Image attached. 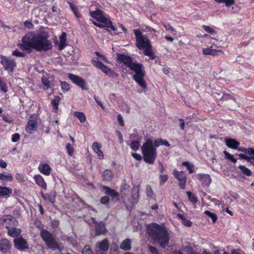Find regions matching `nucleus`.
Returning a JSON list of instances; mask_svg holds the SVG:
<instances>
[{
    "label": "nucleus",
    "instance_id": "obj_1",
    "mask_svg": "<svg viewBox=\"0 0 254 254\" xmlns=\"http://www.w3.org/2000/svg\"><path fill=\"white\" fill-rule=\"evenodd\" d=\"M19 45L21 49L29 50L34 49L38 51H46L52 47L51 42L48 40V36L37 35L32 33L26 34Z\"/></svg>",
    "mask_w": 254,
    "mask_h": 254
},
{
    "label": "nucleus",
    "instance_id": "obj_2",
    "mask_svg": "<svg viewBox=\"0 0 254 254\" xmlns=\"http://www.w3.org/2000/svg\"><path fill=\"white\" fill-rule=\"evenodd\" d=\"M148 234L154 242L165 248L169 243V234L164 225L152 223L148 226Z\"/></svg>",
    "mask_w": 254,
    "mask_h": 254
},
{
    "label": "nucleus",
    "instance_id": "obj_3",
    "mask_svg": "<svg viewBox=\"0 0 254 254\" xmlns=\"http://www.w3.org/2000/svg\"><path fill=\"white\" fill-rule=\"evenodd\" d=\"M162 139H155L153 141L150 138L147 139L141 147L144 161L149 164H153L157 156L156 147L162 145Z\"/></svg>",
    "mask_w": 254,
    "mask_h": 254
},
{
    "label": "nucleus",
    "instance_id": "obj_4",
    "mask_svg": "<svg viewBox=\"0 0 254 254\" xmlns=\"http://www.w3.org/2000/svg\"><path fill=\"white\" fill-rule=\"evenodd\" d=\"M135 72L132 77L137 84L143 90L147 89V84L144 80L145 71L144 66L141 64L134 62L133 64L129 68Z\"/></svg>",
    "mask_w": 254,
    "mask_h": 254
},
{
    "label": "nucleus",
    "instance_id": "obj_5",
    "mask_svg": "<svg viewBox=\"0 0 254 254\" xmlns=\"http://www.w3.org/2000/svg\"><path fill=\"white\" fill-rule=\"evenodd\" d=\"M40 236L48 248L53 250L60 249L59 244L55 241L53 235L48 231L43 229H42Z\"/></svg>",
    "mask_w": 254,
    "mask_h": 254
},
{
    "label": "nucleus",
    "instance_id": "obj_6",
    "mask_svg": "<svg viewBox=\"0 0 254 254\" xmlns=\"http://www.w3.org/2000/svg\"><path fill=\"white\" fill-rule=\"evenodd\" d=\"M133 32L135 36V45L137 48L143 49L145 47L150 46V40L142 34L139 29H133Z\"/></svg>",
    "mask_w": 254,
    "mask_h": 254
},
{
    "label": "nucleus",
    "instance_id": "obj_7",
    "mask_svg": "<svg viewBox=\"0 0 254 254\" xmlns=\"http://www.w3.org/2000/svg\"><path fill=\"white\" fill-rule=\"evenodd\" d=\"M91 16L103 24L104 27L111 28L113 31H116V29L112 25L111 21L104 16L101 11H92L91 12Z\"/></svg>",
    "mask_w": 254,
    "mask_h": 254
},
{
    "label": "nucleus",
    "instance_id": "obj_8",
    "mask_svg": "<svg viewBox=\"0 0 254 254\" xmlns=\"http://www.w3.org/2000/svg\"><path fill=\"white\" fill-rule=\"evenodd\" d=\"M68 77L74 84L80 87L82 90L88 89V85L85 80L82 77L72 73H69Z\"/></svg>",
    "mask_w": 254,
    "mask_h": 254
},
{
    "label": "nucleus",
    "instance_id": "obj_9",
    "mask_svg": "<svg viewBox=\"0 0 254 254\" xmlns=\"http://www.w3.org/2000/svg\"><path fill=\"white\" fill-rule=\"evenodd\" d=\"M109 247V243L106 239L97 243L95 247L96 254H106Z\"/></svg>",
    "mask_w": 254,
    "mask_h": 254
},
{
    "label": "nucleus",
    "instance_id": "obj_10",
    "mask_svg": "<svg viewBox=\"0 0 254 254\" xmlns=\"http://www.w3.org/2000/svg\"><path fill=\"white\" fill-rule=\"evenodd\" d=\"M0 223H1L7 229L12 226H15L17 222L15 218L10 215H4L0 219Z\"/></svg>",
    "mask_w": 254,
    "mask_h": 254
},
{
    "label": "nucleus",
    "instance_id": "obj_11",
    "mask_svg": "<svg viewBox=\"0 0 254 254\" xmlns=\"http://www.w3.org/2000/svg\"><path fill=\"white\" fill-rule=\"evenodd\" d=\"M37 129V120L36 116L33 115L29 118L25 127V130L29 133H32Z\"/></svg>",
    "mask_w": 254,
    "mask_h": 254
},
{
    "label": "nucleus",
    "instance_id": "obj_12",
    "mask_svg": "<svg viewBox=\"0 0 254 254\" xmlns=\"http://www.w3.org/2000/svg\"><path fill=\"white\" fill-rule=\"evenodd\" d=\"M91 62L95 66L101 69L106 74L109 76L113 74L114 72L106 65H104L101 62H100L98 59H93Z\"/></svg>",
    "mask_w": 254,
    "mask_h": 254
},
{
    "label": "nucleus",
    "instance_id": "obj_13",
    "mask_svg": "<svg viewBox=\"0 0 254 254\" xmlns=\"http://www.w3.org/2000/svg\"><path fill=\"white\" fill-rule=\"evenodd\" d=\"M0 63L4 66L5 70L11 72L13 71L14 68L16 66V63L14 60L5 57H2Z\"/></svg>",
    "mask_w": 254,
    "mask_h": 254
},
{
    "label": "nucleus",
    "instance_id": "obj_14",
    "mask_svg": "<svg viewBox=\"0 0 254 254\" xmlns=\"http://www.w3.org/2000/svg\"><path fill=\"white\" fill-rule=\"evenodd\" d=\"M173 174L179 182V186L182 189H184L186 187V176L183 171L179 172L177 170L173 171Z\"/></svg>",
    "mask_w": 254,
    "mask_h": 254
},
{
    "label": "nucleus",
    "instance_id": "obj_15",
    "mask_svg": "<svg viewBox=\"0 0 254 254\" xmlns=\"http://www.w3.org/2000/svg\"><path fill=\"white\" fill-rule=\"evenodd\" d=\"M196 177L203 187H208L211 183L212 179L207 174H197Z\"/></svg>",
    "mask_w": 254,
    "mask_h": 254
},
{
    "label": "nucleus",
    "instance_id": "obj_16",
    "mask_svg": "<svg viewBox=\"0 0 254 254\" xmlns=\"http://www.w3.org/2000/svg\"><path fill=\"white\" fill-rule=\"evenodd\" d=\"M117 60L119 62L124 63L128 67L130 68L133 64L132 59L128 56L121 54L117 55Z\"/></svg>",
    "mask_w": 254,
    "mask_h": 254
},
{
    "label": "nucleus",
    "instance_id": "obj_17",
    "mask_svg": "<svg viewBox=\"0 0 254 254\" xmlns=\"http://www.w3.org/2000/svg\"><path fill=\"white\" fill-rule=\"evenodd\" d=\"M14 245L18 250H24L28 248L27 243L21 237L16 238L14 239Z\"/></svg>",
    "mask_w": 254,
    "mask_h": 254
},
{
    "label": "nucleus",
    "instance_id": "obj_18",
    "mask_svg": "<svg viewBox=\"0 0 254 254\" xmlns=\"http://www.w3.org/2000/svg\"><path fill=\"white\" fill-rule=\"evenodd\" d=\"M38 169L41 173L46 176H49L52 170L50 165L46 163H40Z\"/></svg>",
    "mask_w": 254,
    "mask_h": 254
},
{
    "label": "nucleus",
    "instance_id": "obj_19",
    "mask_svg": "<svg viewBox=\"0 0 254 254\" xmlns=\"http://www.w3.org/2000/svg\"><path fill=\"white\" fill-rule=\"evenodd\" d=\"M92 221L96 224L95 226V233L96 235H100L105 234L106 232L105 226L102 223H98L96 222L95 219L93 218H92Z\"/></svg>",
    "mask_w": 254,
    "mask_h": 254
},
{
    "label": "nucleus",
    "instance_id": "obj_20",
    "mask_svg": "<svg viewBox=\"0 0 254 254\" xmlns=\"http://www.w3.org/2000/svg\"><path fill=\"white\" fill-rule=\"evenodd\" d=\"M202 54L204 55H211L215 56L218 55V53H223L221 50H216L212 48V46L208 48H203Z\"/></svg>",
    "mask_w": 254,
    "mask_h": 254
},
{
    "label": "nucleus",
    "instance_id": "obj_21",
    "mask_svg": "<svg viewBox=\"0 0 254 254\" xmlns=\"http://www.w3.org/2000/svg\"><path fill=\"white\" fill-rule=\"evenodd\" d=\"M34 180L36 184L43 190L47 189V184L43 177L41 175H36L34 176Z\"/></svg>",
    "mask_w": 254,
    "mask_h": 254
},
{
    "label": "nucleus",
    "instance_id": "obj_22",
    "mask_svg": "<svg viewBox=\"0 0 254 254\" xmlns=\"http://www.w3.org/2000/svg\"><path fill=\"white\" fill-rule=\"evenodd\" d=\"M12 192V190L9 188L0 186V198H8Z\"/></svg>",
    "mask_w": 254,
    "mask_h": 254
},
{
    "label": "nucleus",
    "instance_id": "obj_23",
    "mask_svg": "<svg viewBox=\"0 0 254 254\" xmlns=\"http://www.w3.org/2000/svg\"><path fill=\"white\" fill-rule=\"evenodd\" d=\"M10 245L7 239H2L0 241V251L3 253L6 254L9 252Z\"/></svg>",
    "mask_w": 254,
    "mask_h": 254
},
{
    "label": "nucleus",
    "instance_id": "obj_24",
    "mask_svg": "<svg viewBox=\"0 0 254 254\" xmlns=\"http://www.w3.org/2000/svg\"><path fill=\"white\" fill-rule=\"evenodd\" d=\"M101 145L97 142H94L92 144V149L93 151L97 154L99 159H103L104 155L102 151L100 150Z\"/></svg>",
    "mask_w": 254,
    "mask_h": 254
},
{
    "label": "nucleus",
    "instance_id": "obj_25",
    "mask_svg": "<svg viewBox=\"0 0 254 254\" xmlns=\"http://www.w3.org/2000/svg\"><path fill=\"white\" fill-rule=\"evenodd\" d=\"M225 142L226 145L232 149H237L240 143L236 140L232 138H225Z\"/></svg>",
    "mask_w": 254,
    "mask_h": 254
},
{
    "label": "nucleus",
    "instance_id": "obj_26",
    "mask_svg": "<svg viewBox=\"0 0 254 254\" xmlns=\"http://www.w3.org/2000/svg\"><path fill=\"white\" fill-rule=\"evenodd\" d=\"M102 177L104 180L110 182L112 181L113 178V174L111 170L106 169L103 171Z\"/></svg>",
    "mask_w": 254,
    "mask_h": 254
},
{
    "label": "nucleus",
    "instance_id": "obj_27",
    "mask_svg": "<svg viewBox=\"0 0 254 254\" xmlns=\"http://www.w3.org/2000/svg\"><path fill=\"white\" fill-rule=\"evenodd\" d=\"M66 34L65 32H63L60 36V42L59 44V49L60 50H63L66 46Z\"/></svg>",
    "mask_w": 254,
    "mask_h": 254
},
{
    "label": "nucleus",
    "instance_id": "obj_28",
    "mask_svg": "<svg viewBox=\"0 0 254 254\" xmlns=\"http://www.w3.org/2000/svg\"><path fill=\"white\" fill-rule=\"evenodd\" d=\"M41 81L43 85V89L46 90L49 88H53L54 85L51 84L50 81L47 78V77L43 76L41 78Z\"/></svg>",
    "mask_w": 254,
    "mask_h": 254
},
{
    "label": "nucleus",
    "instance_id": "obj_29",
    "mask_svg": "<svg viewBox=\"0 0 254 254\" xmlns=\"http://www.w3.org/2000/svg\"><path fill=\"white\" fill-rule=\"evenodd\" d=\"M131 243L130 239L127 238L121 243L120 248L124 251H128L131 249Z\"/></svg>",
    "mask_w": 254,
    "mask_h": 254
},
{
    "label": "nucleus",
    "instance_id": "obj_30",
    "mask_svg": "<svg viewBox=\"0 0 254 254\" xmlns=\"http://www.w3.org/2000/svg\"><path fill=\"white\" fill-rule=\"evenodd\" d=\"M138 192L139 190L137 188H133L132 196L130 199V201L132 204H136L138 202Z\"/></svg>",
    "mask_w": 254,
    "mask_h": 254
},
{
    "label": "nucleus",
    "instance_id": "obj_31",
    "mask_svg": "<svg viewBox=\"0 0 254 254\" xmlns=\"http://www.w3.org/2000/svg\"><path fill=\"white\" fill-rule=\"evenodd\" d=\"M7 230L8 234L13 237H16L21 233V230L14 227V226H12L9 229H7Z\"/></svg>",
    "mask_w": 254,
    "mask_h": 254
},
{
    "label": "nucleus",
    "instance_id": "obj_32",
    "mask_svg": "<svg viewBox=\"0 0 254 254\" xmlns=\"http://www.w3.org/2000/svg\"><path fill=\"white\" fill-rule=\"evenodd\" d=\"M61 98L59 96H55L54 99L52 100L51 105L55 112H57L59 109V104Z\"/></svg>",
    "mask_w": 254,
    "mask_h": 254
},
{
    "label": "nucleus",
    "instance_id": "obj_33",
    "mask_svg": "<svg viewBox=\"0 0 254 254\" xmlns=\"http://www.w3.org/2000/svg\"><path fill=\"white\" fill-rule=\"evenodd\" d=\"M103 188L105 190V193L110 195L111 197H118L119 196L118 193L116 192L114 190L111 189L110 188L106 186H104Z\"/></svg>",
    "mask_w": 254,
    "mask_h": 254
},
{
    "label": "nucleus",
    "instance_id": "obj_34",
    "mask_svg": "<svg viewBox=\"0 0 254 254\" xmlns=\"http://www.w3.org/2000/svg\"><path fill=\"white\" fill-rule=\"evenodd\" d=\"M140 139L137 138L136 140H132L129 144L130 148L133 151H136L139 149Z\"/></svg>",
    "mask_w": 254,
    "mask_h": 254
},
{
    "label": "nucleus",
    "instance_id": "obj_35",
    "mask_svg": "<svg viewBox=\"0 0 254 254\" xmlns=\"http://www.w3.org/2000/svg\"><path fill=\"white\" fill-rule=\"evenodd\" d=\"M0 180L2 181H12L13 177L10 173H7L6 174L0 173Z\"/></svg>",
    "mask_w": 254,
    "mask_h": 254
},
{
    "label": "nucleus",
    "instance_id": "obj_36",
    "mask_svg": "<svg viewBox=\"0 0 254 254\" xmlns=\"http://www.w3.org/2000/svg\"><path fill=\"white\" fill-rule=\"evenodd\" d=\"M216 3H224L227 7H230L235 3L234 0H214Z\"/></svg>",
    "mask_w": 254,
    "mask_h": 254
},
{
    "label": "nucleus",
    "instance_id": "obj_37",
    "mask_svg": "<svg viewBox=\"0 0 254 254\" xmlns=\"http://www.w3.org/2000/svg\"><path fill=\"white\" fill-rule=\"evenodd\" d=\"M178 216L182 220L183 223L185 226L190 227L192 225V222L190 220L187 219L183 215L179 213Z\"/></svg>",
    "mask_w": 254,
    "mask_h": 254
},
{
    "label": "nucleus",
    "instance_id": "obj_38",
    "mask_svg": "<svg viewBox=\"0 0 254 254\" xmlns=\"http://www.w3.org/2000/svg\"><path fill=\"white\" fill-rule=\"evenodd\" d=\"M74 115L81 123H84L86 120L85 115L82 112H75Z\"/></svg>",
    "mask_w": 254,
    "mask_h": 254
},
{
    "label": "nucleus",
    "instance_id": "obj_39",
    "mask_svg": "<svg viewBox=\"0 0 254 254\" xmlns=\"http://www.w3.org/2000/svg\"><path fill=\"white\" fill-rule=\"evenodd\" d=\"M239 168L244 174L247 175V176H251V171L249 168L246 167L245 166L240 165L239 166Z\"/></svg>",
    "mask_w": 254,
    "mask_h": 254
},
{
    "label": "nucleus",
    "instance_id": "obj_40",
    "mask_svg": "<svg viewBox=\"0 0 254 254\" xmlns=\"http://www.w3.org/2000/svg\"><path fill=\"white\" fill-rule=\"evenodd\" d=\"M182 165L187 167L189 171V173L191 174L194 172V165L189 163V162H184L182 163Z\"/></svg>",
    "mask_w": 254,
    "mask_h": 254
},
{
    "label": "nucleus",
    "instance_id": "obj_41",
    "mask_svg": "<svg viewBox=\"0 0 254 254\" xmlns=\"http://www.w3.org/2000/svg\"><path fill=\"white\" fill-rule=\"evenodd\" d=\"M224 154H225V158L231 161L232 162L234 163H236L237 162V159H235L234 157V156L231 154H230L229 152H227L226 151H224L223 152Z\"/></svg>",
    "mask_w": 254,
    "mask_h": 254
},
{
    "label": "nucleus",
    "instance_id": "obj_42",
    "mask_svg": "<svg viewBox=\"0 0 254 254\" xmlns=\"http://www.w3.org/2000/svg\"><path fill=\"white\" fill-rule=\"evenodd\" d=\"M187 194L188 195V197L189 200H190V201H191L193 204L197 202V199L196 197V196L194 195V194H193L190 191H187Z\"/></svg>",
    "mask_w": 254,
    "mask_h": 254
},
{
    "label": "nucleus",
    "instance_id": "obj_43",
    "mask_svg": "<svg viewBox=\"0 0 254 254\" xmlns=\"http://www.w3.org/2000/svg\"><path fill=\"white\" fill-rule=\"evenodd\" d=\"M61 86L62 91L64 92H67L69 89V84L65 81L61 82Z\"/></svg>",
    "mask_w": 254,
    "mask_h": 254
},
{
    "label": "nucleus",
    "instance_id": "obj_44",
    "mask_svg": "<svg viewBox=\"0 0 254 254\" xmlns=\"http://www.w3.org/2000/svg\"><path fill=\"white\" fill-rule=\"evenodd\" d=\"M204 213L211 218L213 223H215L216 221L217 217L214 213H212L208 210L205 211Z\"/></svg>",
    "mask_w": 254,
    "mask_h": 254
},
{
    "label": "nucleus",
    "instance_id": "obj_45",
    "mask_svg": "<svg viewBox=\"0 0 254 254\" xmlns=\"http://www.w3.org/2000/svg\"><path fill=\"white\" fill-rule=\"evenodd\" d=\"M0 90L4 92H6L8 90V87L6 83L2 81L1 78H0Z\"/></svg>",
    "mask_w": 254,
    "mask_h": 254
},
{
    "label": "nucleus",
    "instance_id": "obj_46",
    "mask_svg": "<svg viewBox=\"0 0 254 254\" xmlns=\"http://www.w3.org/2000/svg\"><path fill=\"white\" fill-rule=\"evenodd\" d=\"M202 28L207 33L211 34H215L216 32L214 29L207 25H203Z\"/></svg>",
    "mask_w": 254,
    "mask_h": 254
},
{
    "label": "nucleus",
    "instance_id": "obj_47",
    "mask_svg": "<svg viewBox=\"0 0 254 254\" xmlns=\"http://www.w3.org/2000/svg\"><path fill=\"white\" fill-rule=\"evenodd\" d=\"M144 54L146 56H151V54H152L153 51L152 50V46L151 44L150 46H147L144 48Z\"/></svg>",
    "mask_w": 254,
    "mask_h": 254
},
{
    "label": "nucleus",
    "instance_id": "obj_48",
    "mask_svg": "<svg viewBox=\"0 0 254 254\" xmlns=\"http://www.w3.org/2000/svg\"><path fill=\"white\" fill-rule=\"evenodd\" d=\"M163 25L164 26V28L166 29V30L170 31L172 33H176V29L170 24H166L164 23L163 24Z\"/></svg>",
    "mask_w": 254,
    "mask_h": 254
},
{
    "label": "nucleus",
    "instance_id": "obj_49",
    "mask_svg": "<svg viewBox=\"0 0 254 254\" xmlns=\"http://www.w3.org/2000/svg\"><path fill=\"white\" fill-rule=\"evenodd\" d=\"M146 194L149 197H152L153 195V192L150 186L147 185L146 189Z\"/></svg>",
    "mask_w": 254,
    "mask_h": 254
},
{
    "label": "nucleus",
    "instance_id": "obj_50",
    "mask_svg": "<svg viewBox=\"0 0 254 254\" xmlns=\"http://www.w3.org/2000/svg\"><path fill=\"white\" fill-rule=\"evenodd\" d=\"M66 150L70 156H71L73 151V146L70 144H67L66 146Z\"/></svg>",
    "mask_w": 254,
    "mask_h": 254
},
{
    "label": "nucleus",
    "instance_id": "obj_51",
    "mask_svg": "<svg viewBox=\"0 0 254 254\" xmlns=\"http://www.w3.org/2000/svg\"><path fill=\"white\" fill-rule=\"evenodd\" d=\"M83 254H93L92 252L90 249V248L89 246L86 245L84 247V249L82 250Z\"/></svg>",
    "mask_w": 254,
    "mask_h": 254
},
{
    "label": "nucleus",
    "instance_id": "obj_52",
    "mask_svg": "<svg viewBox=\"0 0 254 254\" xmlns=\"http://www.w3.org/2000/svg\"><path fill=\"white\" fill-rule=\"evenodd\" d=\"M20 139V135L18 133H14L11 137V141L13 142L18 141Z\"/></svg>",
    "mask_w": 254,
    "mask_h": 254
},
{
    "label": "nucleus",
    "instance_id": "obj_53",
    "mask_svg": "<svg viewBox=\"0 0 254 254\" xmlns=\"http://www.w3.org/2000/svg\"><path fill=\"white\" fill-rule=\"evenodd\" d=\"M12 55L17 57H23L25 56V54L18 50H15L12 52Z\"/></svg>",
    "mask_w": 254,
    "mask_h": 254
},
{
    "label": "nucleus",
    "instance_id": "obj_54",
    "mask_svg": "<svg viewBox=\"0 0 254 254\" xmlns=\"http://www.w3.org/2000/svg\"><path fill=\"white\" fill-rule=\"evenodd\" d=\"M160 184L163 185L168 180V176L166 175H161L160 176Z\"/></svg>",
    "mask_w": 254,
    "mask_h": 254
},
{
    "label": "nucleus",
    "instance_id": "obj_55",
    "mask_svg": "<svg viewBox=\"0 0 254 254\" xmlns=\"http://www.w3.org/2000/svg\"><path fill=\"white\" fill-rule=\"evenodd\" d=\"M15 178L20 182H23L24 181V177L22 174L16 173L15 175Z\"/></svg>",
    "mask_w": 254,
    "mask_h": 254
},
{
    "label": "nucleus",
    "instance_id": "obj_56",
    "mask_svg": "<svg viewBox=\"0 0 254 254\" xmlns=\"http://www.w3.org/2000/svg\"><path fill=\"white\" fill-rule=\"evenodd\" d=\"M2 117L3 120L7 123H11L13 121V119L8 116H3Z\"/></svg>",
    "mask_w": 254,
    "mask_h": 254
},
{
    "label": "nucleus",
    "instance_id": "obj_57",
    "mask_svg": "<svg viewBox=\"0 0 254 254\" xmlns=\"http://www.w3.org/2000/svg\"><path fill=\"white\" fill-rule=\"evenodd\" d=\"M149 249L152 254H160L158 250L154 247L149 246Z\"/></svg>",
    "mask_w": 254,
    "mask_h": 254
},
{
    "label": "nucleus",
    "instance_id": "obj_58",
    "mask_svg": "<svg viewBox=\"0 0 254 254\" xmlns=\"http://www.w3.org/2000/svg\"><path fill=\"white\" fill-rule=\"evenodd\" d=\"M109 197L107 196H104L102 197L100 199L101 202L102 204H107L109 202Z\"/></svg>",
    "mask_w": 254,
    "mask_h": 254
},
{
    "label": "nucleus",
    "instance_id": "obj_59",
    "mask_svg": "<svg viewBox=\"0 0 254 254\" xmlns=\"http://www.w3.org/2000/svg\"><path fill=\"white\" fill-rule=\"evenodd\" d=\"M144 32H157V30L155 29L150 27V26H146L145 29L143 30Z\"/></svg>",
    "mask_w": 254,
    "mask_h": 254
},
{
    "label": "nucleus",
    "instance_id": "obj_60",
    "mask_svg": "<svg viewBox=\"0 0 254 254\" xmlns=\"http://www.w3.org/2000/svg\"><path fill=\"white\" fill-rule=\"evenodd\" d=\"M131 156L136 160L140 161L142 159V157L140 154L132 153Z\"/></svg>",
    "mask_w": 254,
    "mask_h": 254
},
{
    "label": "nucleus",
    "instance_id": "obj_61",
    "mask_svg": "<svg viewBox=\"0 0 254 254\" xmlns=\"http://www.w3.org/2000/svg\"><path fill=\"white\" fill-rule=\"evenodd\" d=\"M204 40H205V41H212V40H214V38L205 34L203 35V39L202 41H204Z\"/></svg>",
    "mask_w": 254,
    "mask_h": 254
},
{
    "label": "nucleus",
    "instance_id": "obj_62",
    "mask_svg": "<svg viewBox=\"0 0 254 254\" xmlns=\"http://www.w3.org/2000/svg\"><path fill=\"white\" fill-rule=\"evenodd\" d=\"M94 100L96 101V103L98 105H99L102 108V109H104V107L103 104H102V103L99 101L98 97L96 96V95H94Z\"/></svg>",
    "mask_w": 254,
    "mask_h": 254
},
{
    "label": "nucleus",
    "instance_id": "obj_63",
    "mask_svg": "<svg viewBox=\"0 0 254 254\" xmlns=\"http://www.w3.org/2000/svg\"><path fill=\"white\" fill-rule=\"evenodd\" d=\"M55 197L56 195L55 193H53V194H50L48 196V200L52 203H54L55 201Z\"/></svg>",
    "mask_w": 254,
    "mask_h": 254
},
{
    "label": "nucleus",
    "instance_id": "obj_64",
    "mask_svg": "<svg viewBox=\"0 0 254 254\" xmlns=\"http://www.w3.org/2000/svg\"><path fill=\"white\" fill-rule=\"evenodd\" d=\"M117 118H118V121L119 124L122 127L124 126V120H123V117H122V116L121 115H118Z\"/></svg>",
    "mask_w": 254,
    "mask_h": 254
}]
</instances>
